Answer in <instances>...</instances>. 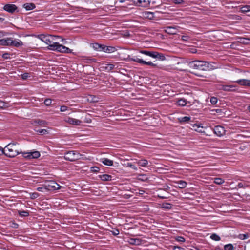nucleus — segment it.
Instances as JSON below:
<instances>
[{
  "label": "nucleus",
  "instance_id": "f257e3e1",
  "mask_svg": "<svg viewBox=\"0 0 250 250\" xmlns=\"http://www.w3.org/2000/svg\"><path fill=\"white\" fill-rule=\"evenodd\" d=\"M16 143H10L8 144L5 147V150L2 151V154H5L9 157H14L21 153L19 150L15 148Z\"/></svg>",
  "mask_w": 250,
  "mask_h": 250
},
{
  "label": "nucleus",
  "instance_id": "f03ea898",
  "mask_svg": "<svg viewBox=\"0 0 250 250\" xmlns=\"http://www.w3.org/2000/svg\"><path fill=\"white\" fill-rule=\"evenodd\" d=\"M36 37L46 44L48 45V46L54 44L56 41H57L58 39L61 38L58 36H53L49 34H40L37 35Z\"/></svg>",
  "mask_w": 250,
  "mask_h": 250
},
{
  "label": "nucleus",
  "instance_id": "7ed1b4c3",
  "mask_svg": "<svg viewBox=\"0 0 250 250\" xmlns=\"http://www.w3.org/2000/svg\"><path fill=\"white\" fill-rule=\"evenodd\" d=\"M48 49L56 51L62 53H70L71 52V49L68 47H66L60 44L57 41H56L54 44L50 46H48Z\"/></svg>",
  "mask_w": 250,
  "mask_h": 250
},
{
  "label": "nucleus",
  "instance_id": "20e7f679",
  "mask_svg": "<svg viewBox=\"0 0 250 250\" xmlns=\"http://www.w3.org/2000/svg\"><path fill=\"white\" fill-rule=\"evenodd\" d=\"M208 165H204V190L205 189H210L212 190L211 187H213V185L212 184L211 185H206L205 184H213V179L211 178H209L205 176V175H210L208 172L209 171V168L208 167Z\"/></svg>",
  "mask_w": 250,
  "mask_h": 250
},
{
  "label": "nucleus",
  "instance_id": "39448f33",
  "mask_svg": "<svg viewBox=\"0 0 250 250\" xmlns=\"http://www.w3.org/2000/svg\"><path fill=\"white\" fill-rule=\"evenodd\" d=\"M81 156L82 155L77 151H70L65 154L64 158L66 160L74 161L80 159Z\"/></svg>",
  "mask_w": 250,
  "mask_h": 250
},
{
  "label": "nucleus",
  "instance_id": "423d86ee",
  "mask_svg": "<svg viewBox=\"0 0 250 250\" xmlns=\"http://www.w3.org/2000/svg\"><path fill=\"white\" fill-rule=\"evenodd\" d=\"M44 184L46 188V190L47 191L58 190L61 188V186L54 181H46Z\"/></svg>",
  "mask_w": 250,
  "mask_h": 250
},
{
  "label": "nucleus",
  "instance_id": "0eeeda50",
  "mask_svg": "<svg viewBox=\"0 0 250 250\" xmlns=\"http://www.w3.org/2000/svg\"><path fill=\"white\" fill-rule=\"evenodd\" d=\"M189 67L195 70H203V62L195 61L189 63Z\"/></svg>",
  "mask_w": 250,
  "mask_h": 250
},
{
  "label": "nucleus",
  "instance_id": "6e6552de",
  "mask_svg": "<svg viewBox=\"0 0 250 250\" xmlns=\"http://www.w3.org/2000/svg\"><path fill=\"white\" fill-rule=\"evenodd\" d=\"M140 53L148 56L153 58H160L163 60L165 57L163 55H161L157 52L148 51L146 50H140Z\"/></svg>",
  "mask_w": 250,
  "mask_h": 250
},
{
  "label": "nucleus",
  "instance_id": "1a4fd4ad",
  "mask_svg": "<svg viewBox=\"0 0 250 250\" xmlns=\"http://www.w3.org/2000/svg\"><path fill=\"white\" fill-rule=\"evenodd\" d=\"M213 130L214 133L218 136H222L225 135L226 133L227 134L229 133V132H228V131L225 129L224 126H214Z\"/></svg>",
  "mask_w": 250,
  "mask_h": 250
},
{
  "label": "nucleus",
  "instance_id": "9d476101",
  "mask_svg": "<svg viewBox=\"0 0 250 250\" xmlns=\"http://www.w3.org/2000/svg\"><path fill=\"white\" fill-rule=\"evenodd\" d=\"M127 59L129 61H133L134 62H136L139 63H141V64H143L150 65V66H156V65L155 64H154L151 62H146L141 59H139V58H135V57L131 58L129 56H128Z\"/></svg>",
  "mask_w": 250,
  "mask_h": 250
},
{
  "label": "nucleus",
  "instance_id": "9b49d317",
  "mask_svg": "<svg viewBox=\"0 0 250 250\" xmlns=\"http://www.w3.org/2000/svg\"><path fill=\"white\" fill-rule=\"evenodd\" d=\"M178 26H167L164 28V31L169 34L174 35L177 34L178 31Z\"/></svg>",
  "mask_w": 250,
  "mask_h": 250
},
{
  "label": "nucleus",
  "instance_id": "f8f14e48",
  "mask_svg": "<svg viewBox=\"0 0 250 250\" xmlns=\"http://www.w3.org/2000/svg\"><path fill=\"white\" fill-rule=\"evenodd\" d=\"M23 156L25 158L29 159L38 158L40 156V153L39 151H35L34 152L25 153H24Z\"/></svg>",
  "mask_w": 250,
  "mask_h": 250
},
{
  "label": "nucleus",
  "instance_id": "ddd939ff",
  "mask_svg": "<svg viewBox=\"0 0 250 250\" xmlns=\"http://www.w3.org/2000/svg\"><path fill=\"white\" fill-rule=\"evenodd\" d=\"M134 3L138 6L146 7L149 4V0H133Z\"/></svg>",
  "mask_w": 250,
  "mask_h": 250
},
{
  "label": "nucleus",
  "instance_id": "4468645a",
  "mask_svg": "<svg viewBox=\"0 0 250 250\" xmlns=\"http://www.w3.org/2000/svg\"><path fill=\"white\" fill-rule=\"evenodd\" d=\"M34 130L39 135H44L50 133V128L47 127V128H39L38 127L35 128Z\"/></svg>",
  "mask_w": 250,
  "mask_h": 250
},
{
  "label": "nucleus",
  "instance_id": "2eb2a0df",
  "mask_svg": "<svg viewBox=\"0 0 250 250\" xmlns=\"http://www.w3.org/2000/svg\"><path fill=\"white\" fill-rule=\"evenodd\" d=\"M102 46L101 51L104 52L110 53L114 52L116 51V49L114 47L106 46L104 44H102Z\"/></svg>",
  "mask_w": 250,
  "mask_h": 250
},
{
  "label": "nucleus",
  "instance_id": "dca6fc26",
  "mask_svg": "<svg viewBox=\"0 0 250 250\" xmlns=\"http://www.w3.org/2000/svg\"><path fill=\"white\" fill-rule=\"evenodd\" d=\"M3 9L6 11L12 13L17 10V7L14 4H6L4 6Z\"/></svg>",
  "mask_w": 250,
  "mask_h": 250
},
{
  "label": "nucleus",
  "instance_id": "f3484780",
  "mask_svg": "<svg viewBox=\"0 0 250 250\" xmlns=\"http://www.w3.org/2000/svg\"><path fill=\"white\" fill-rule=\"evenodd\" d=\"M22 45H23V43L21 40L19 39H16L13 40L12 38H10V46L19 47Z\"/></svg>",
  "mask_w": 250,
  "mask_h": 250
},
{
  "label": "nucleus",
  "instance_id": "a211bd4d",
  "mask_svg": "<svg viewBox=\"0 0 250 250\" xmlns=\"http://www.w3.org/2000/svg\"><path fill=\"white\" fill-rule=\"evenodd\" d=\"M204 71H209L211 70L214 69L216 67L213 65V63L211 62L204 61Z\"/></svg>",
  "mask_w": 250,
  "mask_h": 250
},
{
  "label": "nucleus",
  "instance_id": "6ab92c4d",
  "mask_svg": "<svg viewBox=\"0 0 250 250\" xmlns=\"http://www.w3.org/2000/svg\"><path fill=\"white\" fill-rule=\"evenodd\" d=\"M64 121L65 123L72 125H78L80 123V121L69 117L66 118Z\"/></svg>",
  "mask_w": 250,
  "mask_h": 250
},
{
  "label": "nucleus",
  "instance_id": "aec40b11",
  "mask_svg": "<svg viewBox=\"0 0 250 250\" xmlns=\"http://www.w3.org/2000/svg\"><path fill=\"white\" fill-rule=\"evenodd\" d=\"M236 83L243 86L250 87V80L247 79H240L235 81Z\"/></svg>",
  "mask_w": 250,
  "mask_h": 250
},
{
  "label": "nucleus",
  "instance_id": "412c9836",
  "mask_svg": "<svg viewBox=\"0 0 250 250\" xmlns=\"http://www.w3.org/2000/svg\"><path fill=\"white\" fill-rule=\"evenodd\" d=\"M222 89L225 91H234L236 90V86L234 85H223Z\"/></svg>",
  "mask_w": 250,
  "mask_h": 250
},
{
  "label": "nucleus",
  "instance_id": "4be33fe9",
  "mask_svg": "<svg viewBox=\"0 0 250 250\" xmlns=\"http://www.w3.org/2000/svg\"><path fill=\"white\" fill-rule=\"evenodd\" d=\"M10 38H7L0 40V45L10 46Z\"/></svg>",
  "mask_w": 250,
  "mask_h": 250
},
{
  "label": "nucleus",
  "instance_id": "5701e85b",
  "mask_svg": "<svg viewBox=\"0 0 250 250\" xmlns=\"http://www.w3.org/2000/svg\"><path fill=\"white\" fill-rule=\"evenodd\" d=\"M100 162L103 163L104 165L111 166L113 164V162L112 160H110L107 158H102L100 160Z\"/></svg>",
  "mask_w": 250,
  "mask_h": 250
},
{
  "label": "nucleus",
  "instance_id": "b1692460",
  "mask_svg": "<svg viewBox=\"0 0 250 250\" xmlns=\"http://www.w3.org/2000/svg\"><path fill=\"white\" fill-rule=\"evenodd\" d=\"M137 164L142 167H147L148 166V162L146 159H141L137 162Z\"/></svg>",
  "mask_w": 250,
  "mask_h": 250
},
{
  "label": "nucleus",
  "instance_id": "393cba45",
  "mask_svg": "<svg viewBox=\"0 0 250 250\" xmlns=\"http://www.w3.org/2000/svg\"><path fill=\"white\" fill-rule=\"evenodd\" d=\"M99 178L104 181H108L112 180V177L108 174H103L99 176Z\"/></svg>",
  "mask_w": 250,
  "mask_h": 250
},
{
  "label": "nucleus",
  "instance_id": "a878e982",
  "mask_svg": "<svg viewBox=\"0 0 250 250\" xmlns=\"http://www.w3.org/2000/svg\"><path fill=\"white\" fill-rule=\"evenodd\" d=\"M176 184H178V187L179 188H184L187 187V183L183 180L178 181L175 182Z\"/></svg>",
  "mask_w": 250,
  "mask_h": 250
},
{
  "label": "nucleus",
  "instance_id": "bb28decb",
  "mask_svg": "<svg viewBox=\"0 0 250 250\" xmlns=\"http://www.w3.org/2000/svg\"><path fill=\"white\" fill-rule=\"evenodd\" d=\"M190 120V117L188 116L178 118V120L180 123H188Z\"/></svg>",
  "mask_w": 250,
  "mask_h": 250
},
{
  "label": "nucleus",
  "instance_id": "cd10ccee",
  "mask_svg": "<svg viewBox=\"0 0 250 250\" xmlns=\"http://www.w3.org/2000/svg\"><path fill=\"white\" fill-rule=\"evenodd\" d=\"M23 7L26 10H31L35 8V5L33 3H25L24 4Z\"/></svg>",
  "mask_w": 250,
  "mask_h": 250
},
{
  "label": "nucleus",
  "instance_id": "c85d7f7f",
  "mask_svg": "<svg viewBox=\"0 0 250 250\" xmlns=\"http://www.w3.org/2000/svg\"><path fill=\"white\" fill-rule=\"evenodd\" d=\"M224 182V180L220 178H216L213 179V184L215 183L218 185H221Z\"/></svg>",
  "mask_w": 250,
  "mask_h": 250
},
{
  "label": "nucleus",
  "instance_id": "c756f323",
  "mask_svg": "<svg viewBox=\"0 0 250 250\" xmlns=\"http://www.w3.org/2000/svg\"><path fill=\"white\" fill-rule=\"evenodd\" d=\"M144 16L149 19H152L154 17V13L153 12L149 11L146 12L144 13Z\"/></svg>",
  "mask_w": 250,
  "mask_h": 250
},
{
  "label": "nucleus",
  "instance_id": "7c9ffc66",
  "mask_svg": "<svg viewBox=\"0 0 250 250\" xmlns=\"http://www.w3.org/2000/svg\"><path fill=\"white\" fill-rule=\"evenodd\" d=\"M115 65L113 64H108L105 67L106 71L109 72L114 69Z\"/></svg>",
  "mask_w": 250,
  "mask_h": 250
},
{
  "label": "nucleus",
  "instance_id": "2f4dec72",
  "mask_svg": "<svg viewBox=\"0 0 250 250\" xmlns=\"http://www.w3.org/2000/svg\"><path fill=\"white\" fill-rule=\"evenodd\" d=\"M249 237V234L248 233L245 234H240L238 236V238L241 240H245Z\"/></svg>",
  "mask_w": 250,
  "mask_h": 250
},
{
  "label": "nucleus",
  "instance_id": "473e14b6",
  "mask_svg": "<svg viewBox=\"0 0 250 250\" xmlns=\"http://www.w3.org/2000/svg\"><path fill=\"white\" fill-rule=\"evenodd\" d=\"M8 107V104L0 101V109H5Z\"/></svg>",
  "mask_w": 250,
  "mask_h": 250
},
{
  "label": "nucleus",
  "instance_id": "72a5a7b5",
  "mask_svg": "<svg viewBox=\"0 0 250 250\" xmlns=\"http://www.w3.org/2000/svg\"><path fill=\"white\" fill-rule=\"evenodd\" d=\"M177 104L178 105H179L180 106H184L186 105L187 102L185 99H181L178 101Z\"/></svg>",
  "mask_w": 250,
  "mask_h": 250
},
{
  "label": "nucleus",
  "instance_id": "f704fd0d",
  "mask_svg": "<svg viewBox=\"0 0 250 250\" xmlns=\"http://www.w3.org/2000/svg\"><path fill=\"white\" fill-rule=\"evenodd\" d=\"M250 40L248 38H240V40L239 41V42L244 43V44H248L250 42Z\"/></svg>",
  "mask_w": 250,
  "mask_h": 250
},
{
  "label": "nucleus",
  "instance_id": "c9c22d12",
  "mask_svg": "<svg viewBox=\"0 0 250 250\" xmlns=\"http://www.w3.org/2000/svg\"><path fill=\"white\" fill-rule=\"evenodd\" d=\"M210 237L211 239L215 241H219L221 239L220 237L215 233L212 234Z\"/></svg>",
  "mask_w": 250,
  "mask_h": 250
},
{
  "label": "nucleus",
  "instance_id": "e433bc0d",
  "mask_svg": "<svg viewBox=\"0 0 250 250\" xmlns=\"http://www.w3.org/2000/svg\"><path fill=\"white\" fill-rule=\"evenodd\" d=\"M241 11L243 13L250 11V5L244 6L241 7Z\"/></svg>",
  "mask_w": 250,
  "mask_h": 250
},
{
  "label": "nucleus",
  "instance_id": "4c0bfd02",
  "mask_svg": "<svg viewBox=\"0 0 250 250\" xmlns=\"http://www.w3.org/2000/svg\"><path fill=\"white\" fill-rule=\"evenodd\" d=\"M130 243L134 245H139L140 244V240L139 239H131Z\"/></svg>",
  "mask_w": 250,
  "mask_h": 250
},
{
  "label": "nucleus",
  "instance_id": "58836bf2",
  "mask_svg": "<svg viewBox=\"0 0 250 250\" xmlns=\"http://www.w3.org/2000/svg\"><path fill=\"white\" fill-rule=\"evenodd\" d=\"M102 44L97 43H94V44H93V48H94V49H95L97 51H101V48L102 47Z\"/></svg>",
  "mask_w": 250,
  "mask_h": 250
},
{
  "label": "nucleus",
  "instance_id": "ea45409f",
  "mask_svg": "<svg viewBox=\"0 0 250 250\" xmlns=\"http://www.w3.org/2000/svg\"><path fill=\"white\" fill-rule=\"evenodd\" d=\"M35 123L37 124L36 125H45L47 124L45 121L41 120H35Z\"/></svg>",
  "mask_w": 250,
  "mask_h": 250
},
{
  "label": "nucleus",
  "instance_id": "a19ab883",
  "mask_svg": "<svg viewBox=\"0 0 250 250\" xmlns=\"http://www.w3.org/2000/svg\"><path fill=\"white\" fill-rule=\"evenodd\" d=\"M233 246L231 244H229L224 246V250H233Z\"/></svg>",
  "mask_w": 250,
  "mask_h": 250
},
{
  "label": "nucleus",
  "instance_id": "79ce46f5",
  "mask_svg": "<svg viewBox=\"0 0 250 250\" xmlns=\"http://www.w3.org/2000/svg\"><path fill=\"white\" fill-rule=\"evenodd\" d=\"M138 179L143 181H146L148 179V177L146 175L142 174L139 176Z\"/></svg>",
  "mask_w": 250,
  "mask_h": 250
},
{
  "label": "nucleus",
  "instance_id": "37998d69",
  "mask_svg": "<svg viewBox=\"0 0 250 250\" xmlns=\"http://www.w3.org/2000/svg\"><path fill=\"white\" fill-rule=\"evenodd\" d=\"M36 189L40 192H44L46 191L44 184L42 185L41 187L37 188Z\"/></svg>",
  "mask_w": 250,
  "mask_h": 250
},
{
  "label": "nucleus",
  "instance_id": "c03bdc74",
  "mask_svg": "<svg viewBox=\"0 0 250 250\" xmlns=\"http://www.w3.org/2000/svg\"><path fill=\"white\" fill-rule=\"evenodd\" d=\"M39 196V194L37 192H34L30 193V198L32 199H35Z\"/></svg>",
  "mask_w": 250,
  "mask_h": 250
},
{
  "label": "nucleus",
  "instance_id": "a18cd8bd",
  "mask_svg": "<svg viewBox=\"0 0 250 250\" xmlns=\"http://www.w3.org/2000/svg\"><path fill=\"white\" fill-rule=\"evenodd\" d=\"M218 101V99L215 97H211L210 99V102L212 104L214 105Z\"/></svg>",
  "mask_w": 250,
  "mask_h": 250
},
{
  "label": "nucleus",
  "instance_id": "49530a36",
  "mask_svg": "<svg viewBox=\"0 0 250 250\" xmlns=\"http://www.w3.org/2000/svg\"><path fill=\"white\" fill-rule=\"evenodd\" d=\"M69 110L68 107L65 105H62L60 107V111L61 112H66Z\"/></svg>",
  "mask_w": 250,
  "mask_h": 250
},
{
  "label": "nucleus",
  "instance_id": "de8ad7c7",
  "mask_svg": "<svg viewBox=\"0 0 250 250\" xmlns=\"http://www.w3.org/2000/svg\"><path fill=\"white\" fill-rule=\"evenodd\" d=\"M176 241L180 242H184L185 241V239L182 236H177L175 238Z\"/></svg>",
  "mask_w": 250,
  "mask_h": 250
},
{
  "label": "nucleus",
  "instance_id": "09e8293b",
  "mask_svg": "<svg viewBox=\"0 0 250 250\" xmlns=\"http://www.w3.org/2000/svg\"><path fill=\"white\" fill-rule=\"evenodd\" d=\"M52 100L50 99H46L44 100V103L46 106H49L51 104Z\"/></svg>",
  "mask_w": 250,
  "mask_h": 250
},
{
  "label": "nucleus",
  "instance_id": "8fccbe9b",
  "mask_svg": "<svg viewBox=\"0 0 250 250\" xmlns=\"http://www.w3.org/2000/svg\"><path fill=\"white\" fill-rule=\"evenodd\" d=\"M126 165L127 167H131V168H132L134 170H137V167L135 165H133L131 163H127Z\"/></svg>",
  "mask_w": 250,
  "mask_h": 250
},
{
  "label": "nucleus",
  "instance_id": "3c124183",
  "mask_svg": "<svg viewBox=\"0 0 250 250\" xmlns=\"http://www.w3.org/2000/svg\"><path fill=\"white\" fill-rule=\"evenodd\" d=\"M19 214L21 216H27L29 215V213L27 211H20Z\"/></svg>",
  "mask_w": 250,
  "mask_h": 250
},
{
  "label": "nucleus",
  "instance_id": "603ef678",
  "mask_svg": "<svg viewBox=\"0 0 250 250\" xmlns=\"http://www.w3.org/2000/svg\"><path fill=\"white\" fill-rule=\"evenodd\" d=\"M162 206H162L163 208H164L170 209L171 208V204L169 203H166V204H163Z\"/></svg>",
  "mask_w": 250,
  "mask_h": 250
},
{
  "label": "nucleus",
  "instance_id": "864d4df0",
  "mask_svg": "<svg viewBox=\"0 0 250 250\" xmlns=\"http://www.w3.org/2000/svg\"><path fill=\"white\" fill-rule=\"evenodd\" d=\"M99 167H91V171L93 172H97L99 171Z\"/></svg>",
  "mask_w": 250,
  "mask_h": 250
},
{
  "label": "nucleus",
  "instance_id": "5fc2aeb1",
  "mask_svg": "<svg viewBox=\"0 0 250 250\" xmlns=\"http://www.w3.org/2000/svg\"><path fill=\"white\" fill-rule=\"evenodd\" d=\"M112 234L115 236L118 235L119 234V231L118 229H115L111 231Z\"/></svg>",
  "mask_w": 250,
  "mask_h": 250
},
{
  "label": "nucleus",
  "instance_id": "6e6d98bb",
  "mask_svg": "<svg viewBox=\"0 0 250 250\" xmlns=\"http://www.w3.org/2000/svg\"><path fill=\"white\" fill-rule=\"evenodd\" d=\"M211 112H212L211 114H214V112H216V113H221L222 112V111L220 109H217L212 110H211Z\"/></svg>",
  "mask_w": 250,
  "mask_h": 250
},
{
  "label": "nucleus",
  "instance_id": "4d7b16f0",
  "mask_svg": "<svg viewBox=\"0 0 250 250\" xmlns=\"http://www.w3.org/2000/svg\"><path fill=\"white\" fill-rule=\"evenodd\" d=\"M173 250H185L184 248L179 246H173Z\"/></svg>",
  "mask_w": 250,
  "mask_h": 250
},
{
  "label": "nucleus",
  "instance_id": "13d9d810",
  "mask_svg": "<svg viewBox=\"0 0 250 250\" xmlns=\"http://www.w3.org/2000/svg\"><path fill=\"white\" fill-rule=\"evenodd\" d=\"M239 188H245L246 186L243 183H239L237 185Z\"/></svg>",
  "mask_w": 250,
  "mask_h": 250
},
{
  "label": "nucleus",
  "instance_id": "bf43d9fd",
  "mask_svg": "<svg viewBox=\"0 0 250 250\" xmlns=\"http://www.w3.org/2000/svg\"><path fill=\"white\" fill-rule=\"evenodd\" d=\"M184 2L183 0H174V3L177 4H182Z\"/></svg>",
  "mask_w": 250,
  "mask_h": 250
},
{
  "label": "nucleus",
  "instance_id": "052dcab7",
  "mask_svg": "<svg viewBox=\"0 0 250 250\" xmlns=\"http://www.w3.org/2000/svg\"><path fill=\"white\" fill-rule=\"evenodd\" d=\"M170 189V187L168 185H165L163 187V188H162V189L165 190V191H167ZM161 189H159V190H161Z\"/></svg>",
  "mask_w": 250,
  "mask_h": 250
},
{
  "label": "nucleus",
  "instance_id": "680f3d73",
  "mask_svg": "<svg viewBox=\"0 0 250 250\" xmlns=\"http://www.w3.org/2000/svg\"><path fill=\"white\" fill-rule=\"evenodd\" d=\"M2 57L6 59H9L10 58V54L8 53H4L3 54Z\"/></svg>",
  "mask_w": 250,
  "mask_h": 250
},
{
  "label": "nucleus",
  "instance_id": "e2e57ef3",
  "mask_svg": "<svg viewBox=\"0 0 250 250\" xmlns=\"http://www.w3.org/2000/svg\"><path fill=\"white\" fill-rule=\"evenodd\" d=\"M90 97L91 98V99H88V100L90 101V102H97V98L96 97L94 96V97H92L91 96H90Z\"/></svg>",
  "mask_w": 250,
  "mask_h": 250
},
{
  "label": "nucleus",
  "instance_id": "0e129e2a",
  "mask_svg": "<svg viewBox=\"0 0 250 250\" xmlns=\"http://www.w3.org/2000/svg\"><path fill=\"white\" fill-rule=\"evenodd\" d=\"M28 77V73H25L21 75V77L23 79H26Z\"/></svg>",
  "mask_w": 250,
  "mask_h": 250
},
{
  "label": "nucleus",
  "instance_id": "69168bd1",
  "mask_svg": "<svg viewBox=\"0 0 250 250\" xmlns=\"http://www.w3.org/2000/svg\"><path fill=\"white\" fill-rule=\"evenodd\" d=\"M188 36L183 35V36H182V39L183 41H188Z\"/></svg>",
  "mask_w": 250,
  "mask_h": 250
},
{
  "label": "nucleus",
  "instance_id": "338daca9",
  "mask_svg": "<svg viewBox=\"0 0 250 250\" xmlns=\"http://www.w3.org/2000/svg\"><path fill=\"white\" fill-rule=\"evenodd\" d=\"M193 127H196L197 129H195L196 131H200L201 130L200 129L201 128H202L203 126H193Z\"/></svg>",
  "mask_w": 250,
  "mask_h": 250
},
{
  "label": "nucleus",
  "instance_id": "774afa93",
  "mask_svg": "<svg viewBox=\"0 0 250 250\" xmlns=\"http://www.w3.org/2000/svg\"><path fill=\"white\" fill-rule=\"evenodd\" d=\"M215 250H223V249L221 247L217 246L215 247Z\"/></svg>",
  "mask_w": 250,
  "mask_h": 250
}]
</instances>
